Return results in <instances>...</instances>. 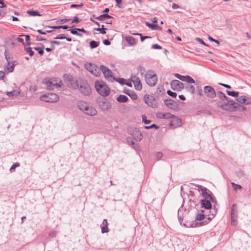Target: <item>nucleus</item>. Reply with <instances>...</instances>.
I'll use <instances>...</instances> for the list:
<instances>
[{"label": "nucleus", "mask_w": 251, "mask_h": 251, "mask_svg": "<svg viewBox=\"0 0 251 251\" xmlns=\"http://www.w3.org/2000/svg\"><path fill=\"white\" fill-rule=\"evenodd\" d=\"M78 107L81 111L88 115L93 116L97 114L96 109L85 101H79L78 103Z\"/></svg>", "instance_id": "f257e3e1"}, {"label": "nucleus", "mask_w": 251, "mask_h": 251, "mask_svg": "<svg viewBox=\"0 0 251 251\" xmlns=\"http://www.w3.org/2000/svg\"><path fill=\"white\" fill-rule=\"evenodd\" d=\"M95 86L97 91L102 96H107L110 93L109 88L102 81L95 82Z\"/></svg>", "instance_id": "f03ea898"}, {"label": "nucleus", "mask_w": 251, "mask_h": 251, "mask_svg": "<svg viewBox=\"0 0 251 251\" xmlns=\"http://www.w3.org/2000/svg\"><path fill=\"white\" fill-rule=\"evenodd\" d=\"M145 79L147 83L150 86H154L157 82V77L153 71H148L146 75Z\"/></svg>", "instance_id": "7ed1b4c3"}, {"label": "nucleus", "mask_w": 251, "mask_h": 251, "mask_svg": "<svg viewBox=\"0 0 251 251\" xmlns=\"http://www.w3.org/2000/svg\"><path fill=\"white\" fill-rule=\"evenodd\" d=\"M42 101L47 102H55L59 100V96L54 93H48L41 96L40 98Z\"/></svg>", "instance_id": "20e7f679"}, {"label": "nucleus", "mask_w": 251, "mask_h": 251, "mask_svg": "<svg viewBox=\"0 0 251 251\" xmlns=\"http://www.w3.org/2000/svg\"><path fill=\"white\" fill-rule=\"evenodd\" d=\"M79 85V90L82 94L86 96H89L90 95L91 93V89L86 81H80Z\"/></svg>", "instance_id": "39448f33"}, {"label": "nucleus", "mask_w": 251, "mask_h": 251, "mask_svg": "<svg viewBox=\"0 0 251 251\" xmlns=\"http://www.w3.org/2000/svg\"><path fill=\"white\" fill-rule=\"evenodd\" d=\"M101 71L105 78L109 81L113 82L116 80L113 76L112 72L107 67L101 65Z\"/></svg>", "instance_id": "423d86ee"}, {"label": "nucleus", "mask_w": 251, "mask_h": 251, "mask_svg": "<svg viewBox=\"0 0 251 251\" xmlns=\"http://www.w3.org/2000/svg\"><path fill=\"white\" fill-rule=\"evenodd\" d=\"M237 217V205L234 203L232 205L230 212L231 224L232 226L236 225Z\"/></svg>", "instance_id": "0eeeda50"}, {"label": "nucleus", "mask_w": 251, "mask_h": 251, "mask_svg": "<svg viewBox=\"0 0 251 251\" xmlns=\"http://www.w3.org/2000/svg\"><path fill=\"white\" fill-rule=\"evenodd\" d=\"M169 123V126L172 128H175L176 127L180 126L182 124L181 119L178 118L174 115L171 118Z\"/></svg>", "instance_id": "6e6552de"}, {"label": "nucleus", "mask_w": 251, "mask_h": 251, "mask_svg": "<svg viewBox=\"0 0 251 251\" xmlns=\"http://www.w3.org/2000/svg\"><path fill=\"white\" fill-rule=\"evenodd\" d=\"M171 88L176 91H180L184 88V85L181 81L175 79L171 82Z\"/></svg>", "instance_id": "1a4fd4ad"}, {"label": "nucleus", "mask_w": 251, "mask_h": 251, "mask_svg": "<svg viewBox=\"0 0 251 251\" xmlns=\"http://www.w3.org/2000/svg\"><path fill=\"white\" fill-rule=\"evenodd\" d=\"M144 100L145 103L149 106L151 107L156 106L155 99L153 96L146 94L144 96Z\"/></svg>", "instance_id": "9d476101"}, {"label": "nucleus", "mask_w": 251, "mask_h": 251, "mask_svg": "<svg viewBox=\"0 0 251 251\" xmlns=\"http://www.w3.org/2000/svg\"><path fill=\"white\" fill-rule=\"evenodd\" d=\"M203 92L206 96L210 98H214L216 95L214 89L210 86H204Z\"/></svg>", "instance_id": "9b49d317"}, {"label": "nucleus", "mask_w": 251, "mask_h": 251, "mask_svg": "<svg viewBox=\"0 0 251 251\" xmlns=\"http://www.w3.org/2000/svg\"><path fill=\"white\" fill-rule=\"evenodd\" d=\"M98 103L100 108L103 111L107 110L111 107L110 103L105 99L100 100Z\"/></svg>", "instance_id": "f8f14e48"}, {"label": "nucleus", "mask_w": 251, "mask_h": 251, "mask_svg": "<svg viewBox=\"0 0 251 251\" xmlns=\"http://www.w3.org/2000/svg\"><path fill=\"white\" fill-rule=\"evenodd\" d=\"M199 190L201 192V194L205 199H210V200H212V197L209 193V190L205 187L200 186Z\"/></svg>", "instance_id": "ddd939ff"}, {"label": "nucleus", "mask_w": 251, "mask_h": 251, "mask_svg": "<svg viewBox=\"0 0 251 251\" xmlns=\"http://www.w3.org/2000/svg\"><path fill=\"white\" fill-rule=\"evenodd\" d=\"M236 100L241 104H250L251 103V99H247L245 96H241L237 98Z\"/></svg>", "instance_id": "4468645a"}, {"label": "nucleus", "mask_w": 251, "mask_h": 251, "mask_svg": "<svg viewBox=\"0 0 251 251\" xmlns=\"http://www.w3.org/2000/svg\"><path fill=\"white\" fill-rule=\"evenodd\" d=\"M204 222H200L196 223H194V222H193L192 223L186 222V223H184L183 225L187 227H194L201 226L204 225Z\"/></svg>", "instance_id": "2eb2a0df"}, {"label": "nucleus", "mask_w": 251, "mask_h": 251, "mask_svg": "<svg viewBox=\"0 0 251 251\" xmlns=\"http://www.w3.org/2000/svg\"><path fill=\"white\" fill-rule=\"evenodd\" d=\"M108 225L107 220L106 219H103L100 225V228L102 233H106L109 232V229L108 227Z\"/></svg>", "instance_id": "dca6fc26"}, {"label": "nucleus", "mask_w": 251, "mask_h": 251, "mask_svg": "<svg viewBox=\"0 0 251 251\" xmlns=\"http://www.w3.org/2000/svg\"><path fill=\"white\" fill-rule=\"evenodd\" d=\"M201 206L206 209H209L211 208L212 205L210 201L207 200H201Z\"/></svg>", "instance_id": "f3484780"}, {"label": "nucleus", "mask_w": 251, "mask_h": 251, "mask_svg": "<svg viewBox=\"0 0 251 251\" xmlns=\"http://www.w3.org/2000/svg\"><path fill=\"white\" fill-rule=\"evenodd\" d=\"M229 105L231 107L232 111H235L237 109H239V106H241V104L236 102L233 100H228L227 101Z\"/></svg>", "instance_id": "a211bd4d"}, {"label": "nucleus", "mask_w": 251, "mask_h": 251, "mask_svg": "<svg viewBox=\"0 0 251 251\" xmlns=\"http://www.w3.org/2000/svg\"><path fill=\"white\" fill-rule=\"evenodd\" d=\"M217 106L223 110H225L226 111H231L232 109L231 107L229 105L228 102L224 103H222L221 102H219L217 103Z\"/></svg>", "instance_id": "6ab92c4d"}, {"label": "nucleus", "mask_w": 251, "mask_h": 251, "mask_svg": "<svg viewBox=\"0 0 251 251\" xmlns=\"http://www.w3.org/2000/svg\"><path fill=\"white\" fill-rule=\"evenodd\" d=\"M156 116L158 118L160 119H170L173 116V115L170 113H158L156 115Z\"/></svg>", "instance_id": "aec40b11"}, {"label": "nucleus", "mask_w": 251, "mask_h": 251, "mask_svg": "<svg viewBox=\"0 0 251 251\" xmlns=\"http://www.w3.org/2000/svg\"><path fill=\"white\" fill-rule=\"evenodd\" d=\"M101 65L100 66V67H99L96 65V67L94 68L93 70H91V73L96 76H99L101 75Z\"/></svg>", "instance_id": "412c9836"}, {"label": "nucleus", "mask_w": 251, "mask_h": 251, "mask_svg": "<svg viewBox=\"0 0 251 251\" xmlns=\"http://www.w3.org/2000/svg\"><path fill=\"white\" fill-rule=\"evenodd\" d=\"M5 58H6L7 60L8 61L7 65L5 67L6 69L9 73L12 72L14 69V64L11 62H10L8 61V58L7 57V56L6 54H5Z\"/></svg>", "instance_id": "4be33fe9"}, {"label": "nucleus", "mask_w": 251, "mask_h": 251, "mask_svg": "<svg viewBox=\"0 0 251 251\" xmlns=\"http://www.w3.org/2000/svg\"><path fill=\"white\" fill-rule=\"evenodd\" d=\"M125 93L128 95L133 100H136L138 98L137 95L133 91L127 90V91L125 92Z\"/></svg>", "instance_id": "5701e85b"}, {"label": "nucleus", "mask_w": 251, "mask_h": 251, "mask_svg": "<svg viewBox=\"0 0 251 251\" xmlns=\"http://www.w3.org/2000/svg\"><path fill=\"white\" fill-rule=\"evenodd\" d=\"M84 67L89 72L91 73V70H93L96 67V64L91 63H86L84 64Z\"/></svg>", "instance_id": "b1692460"}, {"label": "nucleus", "mask_w": 251, "mask_h": 251, "mask_svg": "<svg viewBox=\"0 0 251 251\" xmlns=\"http://www.w3.org/2000/svg\"><path fill=\"white\" fill-rule=\"evenodd\" d=\"M126 40L130 45H134L136 43L135 39L132 36H128L126 37Z\"/></svg>", "instance_id": "393cba45"}, {"label": "nucleus", "mask_w": 251, "mask_h": 251, "mask_svg": "<svg viewBox=\"0 0 251 251\" xmlns=\"http://www.w3.org/2000/svg\"><path fill=\"white\" fill-rule=\"evenodd\" d=\"M128 100V98L125 95H120L117 98V100L120 102H126Z\"/></svg>", "instance_id": "a878e982"}, {"label": "nucleus", "mask_w": 251, "mask_h": 251, "mask_svg": "<svg viewBox=\"0 0 251 251\" xmlns=\"http://www.w3.org/2000/svg\"><path fill=\"white\" fill-rule=\"evenodd\" d=\"M113 17L108 14H103L96 18L99 21H103L105 18H112Z\"/></svg>", "instance_id": "bb28decb"}, {"label": "nucleus", "mask_w": 251, "mask_h": 251, "mask_svg": "<svg viewBox=\"0 0 251 251\" xmlns=\"http://www.w3.org/2000/svg\"><path fill=\"white\" fill-rule=\"evenodd\" d=\"M217 96L223 101L227 100L228 98L221 91L217 92Z\"/></svg>", "instance_id": "cd10ccee"}, {"label": "nucleus", "mask_w": 251, "mask_h": 251, "mask_svg": "<svg viewBox=\"0 0 251 251\" xmlns=\"http://www.w3.org/2000/svg\"><path fill=\"white\" fill-rule=\"evenodd\" d=\"M27 13L30 16H41V15L40 14L38 10H28L27 11Z\"/></svg>", "instance_id": "c85d7f7f"}, {"label": "nucleus", "mask_w": 251, "mask_h": 251, "mask_svg": "<svg viewBox=\"0 0 251 251\" xmlns=\"http://www.w3.org/2000/svg\"><path fill=\"white\" fill-rule=\"evenodd\" d=\"M19 94H20V92L16 91V90L7 92L6 93L7 95L9 97H13V96H17Z\"/></svg>", "instance_id": "c756f323"}, {"label": "nucleus", "mask_w": 251, "mask_h": 251, "mask_svg": "<svg viewBox=\"0 0 251 251\" xmlns=\"http://www.w3.org/2000/svg\"><path fill=\"white\" fill-rule=\"evenodd\" d=\"M100 45L99 42L91 41L90 43V47L91 49H95L98 47Z\"/></svg>", "instance_id": "7c9ffc66"}, {"label": "nucleus", "mask_w": 251, "mask_h": 251, "mask_svg": "<svg viewBox=\"0 0 251 251\" xmlns=\"http://www.w3.org/2000/svg\"><path fill=\"white\" fill-rule=\"evenodd\" d=\"M205 218V215L203 214V211L202 210L201 213L197 214L196 217V220H201Z\"/></svg>", "instance_id": "2f4dec72"}, {"label": "nucleus", "mask_w": 251, "mask_h": 251, "mask_svg": "<svg viewBox=\"0 0 251 251\" xmlns=\"http://www.w3.org/2000/svg\"><path fill=\"white\" fill-rule=\"evenodd\" d=\"M19 166H20V163L19 162H16V163H14L10 168V170H9L10 172L11 173L14 172L15 171L16 168H17Z\"/></svg>", "instance_id": "473e14b6"}, {"label": "nucleus", "mask_w": 251, "mask_h": 251, "mask_svg": "<svg viewBox=\"0 0 251 251\" xmlns=\"http://www.w3.org/2000/svg\"><path fill=\"white\" fill-rule=\"evenodd\" d=\"M25 50L27 53H28L30 56H32L34 55V52L32 50L31 47H25Z\"/></svg>", "instance_id": "72a5a7b5"}, {"label": "nucleus", "mask_w": 251, "mask_h": 251, "mask_svg": "<svg viewBox=\"0 0 251 251\" xmlns=\"http://www.w3.org/2000/svg\"><path fill=\"white\" fill-rule=\"evenodd\" d=\"M34 49L35 50L38 51V53L41 55H42L44 53V46H43L42 48L35 47L34 48Z\"/></svg>", "instance_id": "f704fd0d"}, {"label": "nucleus", "mask_w": 251, "mask_h": 251, "mask_svg": "<svg viewBox=\"0 0 251 251\" xmlns=\"http://www.w3.org/2000/svg\"><path fill=\"white\" fill-rule=\"evenodd\" d=\"M187 90L190 92L191 94H194L195 91V87L193 85H188L186 87Z\"/></svg>", "instance_id": "c9c22d12"}, {"label": "nucleus", "mask_w": 251, "mask_h": 251, "mask_svg": "<svg viewBox=\"0 0 251 251\" xmlns=\"http://www.w3.org/2000/svg\"><path fill=\"white\" fill-rule=\"evenodd\" d=\"M70 32L73 34L78 36H82V34L77 32V28L71 29L70 30Z\"/></svg>", "instance_id": "e433bc0d"}, {"label": "nucleus", "mask_w": 251, "mask_h": 251, "mask_svg": "<svg viewBox=\"0 0 251 251\" xmlns=\"http://www.w3.org/2000/svg\"><path fill=\"white\" fill-rule=\"evenodd\" d=\"M174 101L171 99L166 100L165 101V104L169 107H172L171 106L174 104Z\"/></svg>", "instance_id": "4c0bfd02"}, {"label": "nucleus", "mask_w": 251, "mask_h": 251, "mask_svg": "<svg viewBox=\"0 0 251 251\" xmlns=\"http://www.w3.org/2000/svg\"><path fill=\"white\" fill-rule=\"evenodd\" d=\"M131 79L133 83H137L140 81L139 78L136 76L135 75H132L131 76Z\"/></svg>", "instance_id": "58836bf2"}, {"label": "nucleus", "mask_w": 251, "mask_h": 251, "mask_svg": "<svg viewBox=\"0 0 251 251\" xmlns=\"http://www.w3.org/2000/svg\"><path fill=\"white\" fill-rule=\"evenodd\" d=\"M46 86L48 89L50 90L52 88L53 84L54 83L51 82L50 80H48L46 82Z\"/></svg>", "instance_id": "ea45409f"}, {"label": "nucleus", "mask_w": 251, "mask_h": 251, "mask_svg": "<svg viewBox=\"0 0 251 251\" xmlns=\"http://www.w3.org/2000/svg\"><path fill=\"white\" fill-rule=\"evenodd\" d=\"M226 93L229 96H231L232 97H237L239 94V92L236 91H229L226 90Z\"/></svg>", "instance_id": "a19ab883"}, {"label": "nucleus", "mask_w": 251, "mask_h": 251, "mask_svg": "<svg viewBox=\"0 0 251 251\" xmlns=\"http://www.w3.org/2000/svg\"><path fill=\"white\" fill-rule=\"evenodd\" d=\"M231 184L235 191H237L238 189L241 190L242 189V186L240 185L237 184L234 182H231Z\"/></svg>", "instance_id": "79ce46f5"}, {"label": "nucleus", "mask_w": 251, "mask_h": 251, "mask_svg": "<svg viewBox=\"0 0 251 251\" xmlns=\"http://www.w3.org/2000/svg\"><path fill=\"white\" fill-rule=\"evenodd\" d=\"M185 82H187L189 83H195V81L194 80V79L189 75H186Z\"/></svg>", "instance_id": "37998d69"}, {"label": "nucleus", "mask_w": 251, "mask_h": 251, "mask_svg": "<svg viewBox=\"0 0 251 251\" xmlns=\"http://www.w3.org/2000/svg\"><path fill=\"white\" fill-rule=\"evenodd\" d=\"M175 76L176 78H177L178 79H179V80H180L181 81H185L186 75V76H184V75H179L178 74H175Z\"/></svg>", "instance_id": "c03bdc74"}, {"label": "nucleus", "mask_w": 251, "mask_h": 251, "mask_svg": "<svg viewBox=\"0 0 251 251\" xmlns=\"http://www.w3.org/2000/svg\"><path fill=\"white\" fill-rule=\"evenodd\" d=\"M135 88L137 90H140L142 89V86L141 81L137 83H134Z\"/></svg>", "instance_id": "a18cd8bd"}, {"label": "nucleus", "mask_w": 251, "mask_h": 251, "mask_svg": "<svg viewBox=\"0 0 251 251\" xmlns=\"http://www.w3.org/2000/svg\"><path fill=\"white\" fill-rule=\"evenodd\" d=\"M134 35H138L140 36L141 41L142 42H143L145 39L151 38V37L150 36H143L142 34L141 33H136V34H133Z\"/></svg>", "instance_id": "49530a36"}, {"label": "nucleus", "mask_w": 251, "mask_h": 251, "mask_svg": "<svg viewBox=\"0 0 251 251\" xmlns=\"http://www.w3.org/2000/svg\"><path fill=\"white\" fill-rule=\"evenodd\" d=\"M136 134H137V136L134 137L135 139L136 140H139V141L141 140L143 138V136H142V134L141 133V132L139 131H137Z\"/></svg>", "instance_id": "de8ad7c7"}, {"label": "nucleus", "mask_w": 251, "mask_h": 251, "mask_svg": "<svg viewBox=\"0 0 251 251\" xmlns=\"http://www.w3.org/2000/svg\"><path fill=\"white\" fill-rule=\"evenodd\" d=\"M167 93L168 95H169L170 96H171L173 98H176L177 96V94L176 93L173 92L170 90H167Z\"/></svg>", "instance_id": "09e8293b"}, {"label": "nucleus", "mask_w": 251, "mask_h": 251, "mask_svg": "<svg viewBox=\"0 0 251 251\" xmlns=\"http://www.w3.org/2000/svg\"><path fill=\"white\" fill-rule=\"evenodd\" d=\"M95 29L98 31H100V33H101L102 34H106V31H105L106 29L105 28H101L98 27V28H95Z\"/></svg>", "instance_id": "8fccbe9b"}, {"label": "nucleus", "mask_w": 251, "mask_h": 251, "mask_svg": "<svg viewBox=\"0 0 251 251\" xmlns=\"http://www.w3.org/2000/svg\"><path fill=\"white\" fill-rule=\"evenodd\" d=\"M22 36H25V41L28 45H30V43L29 41L30 40V36L28 35H22Z\"/></svg>", "instance_id": "3c124183"}, {"label": "nucleus", "mask_w": 251, "mask_h": 251, "mask_svg": "<svg viewBox=\"0 0 251 251\" xmlns=\"http://www.w3.org/2000/svg\"><path fill=\"white\" fill-rule=\"evenodd\" d=\"M142 121L143 122L145 123V124H149L151 122V121L150 120H147L145 116L142 117Z\"/></svg>", "instance_id": "603ef678"}, {"label": "nucleus", "mask_w": 251, "mask_h": 251, "mask_svg": "<svg viewBox=\"0 0 251 251\" xmlns=\"http://www.w3.org/2000/svg\"><path fill=\"white\" fill-rule=\"evenodd\" d=\"M196 40L197 41H198L200 44H202V45H203L205 46H208V45L206 44L203 41V40H202L201 38H196Z\"/></svg>", "instance_id": "864d4df0"}, {"label": "nucleus", "mask_w": 251, "mask_h": 251, "mask_svg": "<svg viewBox=\"0 0 251 251\" xmlns=\"http://www.w3.org/2000/svg\"><path fill=\"white\" fill-rule=\"evenodd\" d=\"M153 127H155V128H158L159 127L158 126H157L155 124H153L152 125H151V126H145V128L146 129H151V128H153Z\"/></svg>", "instance_id": "5fc2aeb1"}, {"label": "nucleus", "mask_w": 251, "mask_h": 251, "mask_svg": "<svg viewBox=\"0 0 251 251\" xmlns=\"http://www.w3.org/2000/svg\"><path fill=\"white\" fill-rule=\"evenodd\" d=\"M151 48L152 49H159V50H160L162 48L161 46H160V45H158V44H153L152 46H151Z\"/></svg>", "instance_id": "6e6d98bb"}, {"label": "nucleus", "mask_w": 251, "mask_h": 251, "mask_svg": "<svg viewBox=\"0 0 251 251\" xmlns=\"http://www.w3.org/2000/svg\"><path fill=\"white\" fill-rule=\"evenodd\" d=\"M80 22L77 16H75L73 20L72 23H79Z\"/></svg>", "instance_id": "4d7b16f0"}, {"label": "nucleus", "mask_w": 251, "mask_h": 251, "mask_svg": "<svg viewBox=\"0 0 251 251\" xmlns=\"http://www.w3.org/2000/svg\"><path fill=\"white\" fill-rule=\"evenodd\" d=\"M115 1L116 2V6L120 8H122L121 3L122 1V0H115Z\"/></svg>", "instance_id": "13d9d810"}, {"label": "nucleus", "mask_w": 251, "mask_h": 251, "mask_svg": "<svg viewBox=\"0 0 251 251\" xmlns=\"http://www.w3.org/2000/svg\"><path fill=\"white\" fill-rule=\"evenodd\" d=\"M70 20H71L70 19L64 18V19H60L58 22H59L60 23H62L63 24V23H65L68 22H69Z\"/></svg>", "instance_id": "bf43d9fd"}, {"label": "nucleus", "mask_w": 251, "mask_h": 251, "mask_svg": "<svg viewBox=\"0 0 251 251\" xmlns=\"http://www.w3.org/2000/svg\"><path fill=\"white\" fill-rule=\"evenodd\" d=\"M180 210L178 211V219L181 225H182V222L183 221V217L180 215Z\"/></svg>", "instance_id": "052dcab7"}, {"label": "nucleus", "mask_w": 251, "mask_h": 251, "mask_svg": "<svg viewBox=\"0 0 251 251\" xmlns=\"http://www.w3.org/2000/svg\"><path fill=\"white\" fill-rule=\"evenodd\" d=\"M208 39L210 41H212V42H214L215 43H216V44H217L218 45H219L220 44V42L218 40H217L214 38H213L212 37H210V36H209L208 37Z\"/></svg>", "instance_id": "680f3d73"}, {"label": "nucleus", "mask_w": 251, "mask_h": 251, "mask_svg": "<svg viewBox=\"0 0 251 251\" xmlns=\"http://www.w3.org/2000/svg\"><path fill=\"white\" fill-rule=\"evenodd\" d=\"M66 38L64 34H60L58 36L54 38L55 39H65Z\"/></svg>", "instance_id": "e2e57ef3"}, {"label": "nucleus", "mask_w": 251, "mask_h": 251, "mask_svg": "<svg viewBox=\"0 0 251 251\" xmlns=\"http://www.w3.org/2000/svg\"><path fill=\"white\" fill-rule=\"evenodd\" d=\"M83 6V4L81 3V4H73L71 5V7L72 8H77L82 7Z\"/></svg>", "instance_id": "0e129e2a"}, {"label": "nucleus", "mask_w": 251, "mask_h": 251, "mask_svg": "<svg viewBox=\"0 0 251 251\" xmlns=\"http://www.w3.org/2000/svg\"><path fill=\"white\" fill-rule=\"evenodd\" d=\"M56 233L55 231H51L49 233V236L52 238L55 237L56 236Z\"/></svg>", "instance_id": "69168bd1"}, {"label": "nucleus", "mask_w": 251, "mask_h": 251, "mask_svg": "<svg viewBox=\"0 0 251 251\" xmlns=\"http://www.w3.org/2000/svg\"><path fill=\"white\" fill-rule=\"evenodd\" d=\"M103 43L106 46L110 45L111 43L108 40H104L103 41Z\"/></svg>", "instance_id": "338daca9"}, {"label": "nucleus", "mask_w": 251, "mask_h": 251, "mask_svg": "<svg viewBox=\"0 0 251 251\" xmlns=\"http://www.w3.org/2000/svg\"><path fill=\"white\" fill-rule=\"evenodd\" d=\"M61 85H62V82H61V81H60L59 83H54V84H53V86H55L57 88H59V87H61Z\"/></svg>", "instance_id": "774afa93"}]
</instances>
